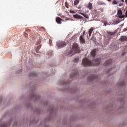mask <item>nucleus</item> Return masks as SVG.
<instances>
[{"label": "nucleus", "instance_id": "nucleus-20", "mask_svg": "<svg viewBox=\"0 0 127 127\" xmlns=\"http://www.w3.org/2000/svg\"><path fill=\"white\" fill-rule=\"evenodd\" d=\"M108 34H109L110 35H115V32H109Z\"/></svg>", "mask_w": 127, "mask_h": 127}, {"label": "nucleus", "instance_id": "nucleus-31", "mask_svg": "<svg viewBox=\"0 0 127 127\" xmlns=\"http://www.w3.org/2000/svg\"><path fill=\"white\" fill-rule=\"evenodd\" d=\"M21 71H22V70L21 69V70H20V72H21Z\"/></svg>", "mask_w": 127, "mask_h": 127}, {"label": "nucleus", "instance_id": "nucleus-18", "mask_svg": "<svg viewBox=\"0 0 127 127\" xmlns=\"http://www.w3.org/2000/svg\"><path fill=\"white\" fill-rule=\"evenodd\" d=\"M125 85V81H123L119 83V86H124Z\"/></svg>", "mask_w": 127, "mask_h": 127}, {"label": "nucleus", "instance_id": "nucleus-22", "mask_svg": "<svg viewBox=\"0 0 127 127\" xmlns=\"http://www.w3.org/2000/svg\"><path fill=\"white\" fill-rule=\"evenodd\" d=\"M40 48H41V45H40L37 48V52H38V50H39V49H40Z\"/></svg>", "mask_w": 127, "mask_h": 127}, {"label": "nucleus", "instance_id": "nucleus-4", "mask_svg": "<svg viewBox=\"0 0 127 127\" xmlns=\"http://www.w3.org/2000/svg\"><path fill=\"white\" fill-rule=\"evenodd\" d=\"M85 33H86V31H84L82 33V34L80 35L79 37V41L80 43H82L83 44H84L85 42V38H84V36Z\"/></svg>", "mask_w": 127, "mask_h": 127}, {"label": "nucleus", "instance_id": "nucleus-16", "mask_svg": "<svg viewBox=\"0 0 127 127\" xmlns=\"http://www.w3.org/2000/svg\"><path fill=\"white\" fill-rule=\"evenodd\" d=\"M79 13L80 14H81V15H83L84 17H85V18H89V15H87V14L82 13V12H80Z\"/></svg>", "mask_w": 127, "mask_h": 127}, {"label": "nucleus", "instance_id": "nucleus-14", "mask_svg": "<svg viewBox=\"0 0 127 127\" xmlns=\"http://www.w3.org/2000/svg\"><path fill=\"white\" fill-rule=\"evenodd\" d=\"M119 3V1L117 0H112V4L114 5H116V4H118Z\"/></svg>", "mask_w": 127, "mask_h": 127}, {"label": "nucleus", "instance_id": "nucleus-30", "mask_svg": "<svg viewBox=\"0 0 127 127\" xmlns=\"http://www.w3.org/2000/svg\"><path fill=\"white\" fill-rule=\"evenodd\" d=\"M64 84H67V83H64Z\"/></svg>", "mask_w": 127, "mask_h": 127}, {"label": "nucleus", "instance_id": "nucleus-3", "mask_svg": "<svg viewBox=\"0 0 127 127\" xmlns=\"http://www.w3.org/2000/svg\"><path fill=\"white\" fill-rule=\"evenodd\" d=\"M98 79V75H95L94 74H92L90 75L88 78L87 80L89 82H92V81H96V80Z\"/></svg>", "mask_w": 127, "mask_h": 127}, {"label": "nucleus", "instance_id": "nucleus-5", "mask_svg": "<svg viewBox=\"0 0 127 127\" xmlns=\"http://www.w3.org/2000/svg\"><path fill=\"white\" fill-rule=\"evenodd\" d=\"M57 46L59 48H63V47H65L66 44L65 42H58L57 43Z\"/></svg>", "mask_w": 127, "mask_h": 127}, {"label": "nucleus", "instance_id": "nucleus-1", "mask_svg": "<svg viewBox=\"0 0 127 127\" xmlns=\"http://www.w3.org/2000/svg\"><path fill=\"white\" fill-rule=\"evenodd\" d=\"M101 59H97L94 60V64L92 63L91 61L88 60L87 58H84L82 62V65L84 67H87V66H98L101 63Z\"/></svg>", "mask_w": 127, "mask_h": 127}, {"label": "nucleus", "instance_id": "nucleus-2", "mask_svg": "<svg viewBox=\"0 0 127 127\" xmlns=\"http://www.w3.org/2000/svg\"><path fill=\"white\" fill-rule=\"evenodd\" d=\"M80 52V49H79V46L76 43H74L72 46V50L69 51L68 55L69 56H72L74 55L75 53H79Z\"/></svg>", "mask_w": 127, "mask_h": 127}, {"label": "nucleus", "instance_id": "nucleus-15", "mask_svg": "<svg viewBox=\"0 0 127 127\" xmlns=\"http://www.w3.org/2000/svg\"><path fill=\"white\" fill-rule=\"evenodd\" d=\"M94 30V28L93 27H91L88 31V34L89 36H91L92 33L93 32V31Z\"/></svg>", "mask_w": 127, "mask_h": 127}, {"label": "nucleus", "instance_id": "nucleus-21", "mask_svg": "<svg viewBox=\"0 0 127 127\" xmlns=\"http://www.w3.org/2000/svg\"><path fill=\"white\" fill-rule=\"evenodd\" d=\"M0 127H6V124H1L0 126Z\"/></svg>", "mask_w": 127, "mask_h": 127}, {"label": "nucleus", "instance_id": "nucleus-29", "mask_svg": "<svg viewBox=\"0 0 127 127\" xmlns=\"http://www.w3.org/2000/svg\"><path fill=\"white\" fill-rule=\"evenodd\" d=\"M102 4H105L104 3H102Z\"/></svg>", "mask_w": 127, "mask_h": 127}, {"label": "nucleus", "instance_id": "nucleus-8", "mask_svg": "<svg viewBox=\"0 0 127 127\" xmlns=\"http://www.w3.org/2000/svg\"><path fill=\"white\" fill-rule=\"evenodd\" d=\"M119 40L121 42H125V41H127V37L126 36H121Z\"/></svg>", "mask_w": 127, "mask_h": 127}, {"label": "nucleus", "instance_id": "nucleus-19", "mask_svg": "<svg viewBox=\"0 0 127 127\" xmlns=\"http://www.w3.org/2000/svg\"><path fill=\"white\" fill-rule=\"evenodd\" d=\"M79 0H75L74 2V5H78V3H79Z\"/></svg>", "mask_w": 127, "mask_h": 127}, {"label": "nucleus", "instance_id": "nucleus-26", "mask_svg": "<svg viewBox=\"0 0 127 127\" xmlns=\"http://www.w3.org/2000/svg\"><path fill=\"white\" fill-rule=\"evenodd\" d=\"M125 54H126V52H124L122 53V56H124V55H125Z\"/></svg>", "mask_w": 127, "mask_h": 127}, {"label": "nucleus", "instance_id": "nucleus-6", "mask_svg": "<svg viewBox=\"0 0 127 127\" xmlns=\"http://www.w3.org/2000/svg\"><path fill=\"white\" fill-rule=\"evenodd\" d=\"M85 7L88 9H90V10H92V9H93V4L89 2L88 4L85 5Z\"/></svg>", "mask_w": 127, "mask_h": 127}, {"label": "nucleus", "instance_id": "nucleus-7", "mask_svg": "<svg viewBox=\"0 0 127 127\" xmlns=\"http://www.w3.org/2000/svg\"><path fill=\"white\" fill-rule=\"evenodd\" d=\"M118 14L119 18H124L125 17V15H123V11L122 10H118Z\"/></svg>", "mask_w": 127, "mask_h": 127}, {"label": "nucleus", "instance_id": "nucleus-32", "mask_svg": "<svg viewBox=\"0 0 127 127\" xmlns=\"http://www.w3.org/2000/svg\"><path fill=\"white\" fill-rule=\"evenodd\" d=\"M119 6H121V5H119Z\"/></svg>", "mask_w": 127, "mask_h": 127}, {"label": "nucleus", "instance_id": "nucleus-25", "mask_svg": "<svg viewBox=\"0 0 127 127\" xmlns=\"http://www.w3.org/2000/svg\"><path fill=\"white\" fill-rule=\"evenodd\" d=\"M107 25H108V22H104V25H105V26H107Z\"/></svg>", "mask_w": 127, "mask_h": 127}, {"label": "nucleus", "instance_id": "nucleus-11", "mask_svg": "<svg viewBox=\"0 0 127 127\" xmlns=\"http://www.w3.org/2000/svg\"><path fill=\"white\" fill-rule=\"evenodd\" d=\"M56 19L57 23H58L59 24H61V23H62L61 22V21H62V19H61V18L59 17H57Z\"/></svg>", "mask_w": 127, "mask_h": 127}, {"label": "nucleus", "instance_id": "nucleus-10", "mask_svg": "<svg viewBox=\"0 0 127 127\" xmlns=\"http://www.w3.org/2000/svg\"><path fill=\"white\" fill-rule=\"evenodd\" d=\"M113 62V60H109L108 61H107L104 64V66H108V65H109V64H111Z\"/></svg>", "mask_w": 127, "mask_h": 127}, {"label": "nucleus", "instance_id": "nucleus-17", "mask_svg": "<svg viewBox=\"0 0 127 127\" xmlns=\"http://www.w3.org/2000/svg\"><path fill=\"white\" fill-rule=\"evenodd\" d=\"M77 75H78V72H75L73 74H70V77L73 78V77H74V76L76 77V76H77Z\"/></svg>", "mask_w": 127, "mask_h": 127}, {"label": "nucleus", "instance_id": "nucleus-23", "mask_svg": "<svg viewBox=\"0 0 127 127\" xmlns=\"http://www.w3.org/2000/svg\"><path fill=\"white\" fill-rule=\"evenodd\" d=\"M65 4L66 7H67V8H68L69 7L67 6V5H68V2H65Z\"/></svg>", "mask_w": 127, "mask_h": 127}, {"label": "nucleus", "instance_id": "nucleus-28", "mask_svg": "<svg viewBox=\"0 0 127 127\" xmlns=\"http://www.w3.org/2000/svg\"><path fill=\"white\" fill-rule=\"evenodd\" d=\"M123 2H125V0H121Z\"/></svg>", "mask_w": 127, "mask_h": 127}, {"label": "nucleus", "instance_id": "nucleus-24", "mask_svg": "<svg viewBox=\"0 0 127 127\" xmlns=\"http://www.w3.org/2000/svg\"><path fill=\"white\" fill-rule=\"evenodd\" d=\"M79 60V59L76 58L74 60V62H77Z\"/></svg>", "mask_w": 127, "mask_h": 127}, {"label": "nucleus", "instance_id": "nucleus-13", "mask_svg": "<svg viewBox=\"0 0 127 127\" xmlns=\"http://www.w3.org/2000/svg\"><path fill=\"white\" fill-rule=\"evenodd\" d=\"M91 55H92V57H95L96 56V49H94L91 52Z\"/></svg>", "mask_w": 127, "mask_h": 127}, {"label": "nucleus", "instance_id": "nucleus-12", "mask_svg": "<svg viewBox=\"0 0 127 127\" xmlns=\"http://www.w3.org/2000/svg\"><path fill=\"white\" fill-rule=\"evenodd\" d=\"M29 77H36V76H37V74L34 72H32L29 74Z\"/></svg>", "mask_w": 127, "mask_h": 127}, {"label": "nucleus", "instance_id": "nucleus-9", "mask_svg": "<svg viewBox=\"0 0 127 127\" xmlns=\"http://www.w3.org/2000/svg\"><path fill=\"white\" fill-rule=\"evenodd\" d=\"M73 17L74 18H77L78 19H83V18H84V17L79 14H75V15H73Z\"/></svg>", "mask_w": 127, "mask_h": 127}, {"label": "nucleus", "instance_id": "nucleus-27", "mask_svg": "<svg viewBox=\"0 0 127 127\" xmlns=\"http://www.w3.org/2000/svg\"><path fill=\"white\" fill-rule=\"evenodd\" d=\"M107 1H109V2H111V1H112V0H107Z\"/></svg>", "mask_w": 127, "mask_h": 127}]
</instances>
